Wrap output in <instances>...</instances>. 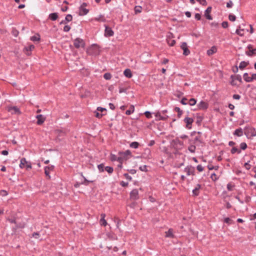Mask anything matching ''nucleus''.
Returning <instances> with one entry per match:
<instances>
[{
	"mask_svg": "<svg viewBox=\"0 0 256 256\" xmlns=\"http://www.w3.org/2000/svg\"><path fill=\"white\" fill-rule=\"evenodd\" d=\"M201 188V185L200 184H197L196 186V187L194 189L192 190V194L194 196H198L200 192L199 190Z\"/></svg>",
	"mask_w": 256,
	"mask_h": 256,
	"instance_id": "aec40b11",
	"label": "nucleus"
},
{
	"mask_svg": "<svg viewBox=\"0 0 256 256\" xmlns=\"http://www.w3.org/2000/svg\"><path fill=\"white\" fill-rule=\"evenodd\" d=\"M233 6V2L232 0H230L226 4V7L228 8H231Z\"/></svg>",
	"mask_w": 256,
	"mask_h": 256,
	"instance_id": "680f3d73",
	"label": "nucleus"
},
{
	"mask_svg": "<svg viewBox=\"0 0 256 256\" xmlns=\"http://www.w3.org/2000/svg\"><path fill=\"white\" fill-rule=\"evenodd\" d=\"M98 170L100 172H102L104 171V164H98Z\"/></svg>",
	"mask_w": 256,
	"mask_h": 256,
	"instance_id": "09e8293b",
	"label": "nucleus"
},
{
	"mask_svg": "<svg viewBox=\"0 0 256 256\" xmlns=\"http://www.w3.org/2000/svg\"><path fill=\"white\" fill-rule=\"evenodd\" d=\"M84 178V182H82V184H84V185H88V184L90 183V182H92V181H90V180H88L86 178H84V176H83Z\"/></svg>",
	"mask_w": 256,
	"mask_h": 256,
	"instance_id": "603ef678",
	"label": "nucleus"
},
{
	"mask_svg": "<svg viewBox=\"0 0 256 256\" xmlns=\"http://www.w3.org/2000/svg\"><path fill=\"white\" fill-rule=\"evenodd\" d=\"M166 236L168 238H173L174 237L173 234V230L172 228H170L168 231L166 232Z\"/></svg>",
	"mask_w": 256,
	"mask_h": 256,
	"instance_id": "a878e982",
	"label": "nucleus"
},
{
	"mask_svg": "<svg viewBox=\"0 0 256 256\" xmlns=\"http://www.w3.org/2000/svg\"><path fill=\"white\" fill-rule=\"evenodd\" d=\"M240 148L241 150H245L247 148V144L246 142H242L240 144Z\"/></svg>",
	"mask_w": 256,
	"mask_h": 256,
	"instance_id": "de8ad7c7",
	"label": "nucleus"
},
{
	"mask_svg": "<svg viewBox=\"0 0 256 256\" xmlns=\"http://www.w3.org/2000/svg\"><path fill=\"white\" fill-rule=\"evenodd\" d=\"M230 78H234L235 80H238V82H240V83L242 82V76L240 75V74H237V75H232L230 76Z\"/></svg>",
	"mask_w": 256,
	"mask_h": 256,
	"instance_id": "c756f323",
	"label": "nucleus"
},
{
	"mask_svg": "<svg viewBox=\"0 0 256 256\" xmlns=\"http://www.w3.org/2000/svg\"><path fill=\"white\" fill-rule=\"evenodd\" d=\"M197 2H199L200 4L202 6H206L207 4V2L206 0H196Z\"/></svg>",
	"mask_w": 256,
	"mask_h": 256,
	"instance_id": "5fc2aeb1",
	"label": "nucleus"
},
{
	"mask_svg": "<svg viewBox=\"0 0 256 256\" xmlns=\"http://www.w3.org/2000/svg\"><path fill=\"white\" fill-rule=\"evenodd\" d=\"M74 45L76 48H84L85 46V42L82 39L78 38L74 40Z\"/></svg>",
	"mask_w": 256,
	"mask_h": 256,
	"instance_id": "f257e3e1",
	"label": "nucleus"
},
{
	"mask_svg": "<svg viewBox=\"0 0 256 256\" xmlns=\"http://www.w3.org/2000/svg\"><path fill=\"white\" fill-rule=\"evenodd\" d=\"M36 118L38 119L36 123L38 125L42 124L46 120V117L42 114L37 115Z\"/></svg>",
	"mask_w": 256,
	"mask_h": 256,
	"instance_id": "dca6fc26",
	"label": "nucleus"
},
{
	"mask_svg": "<svg viewBox=\"0 0 256 256\" xmlns=\"http://www.w3.org/2000/svg\"><path fill=\"white\" fill-rule=\"evenodd\" d=\"M48 18L52 20H56L58 18V14L56 12L52 13L50 14Z\"/></svg>",
	"mask_w": 256,
	"mask_h": 256,
	"instance_id": "c85d7f7f",
	"label": "nucleus"
},
{
	"mask_svg": "<svg viewBox=\"0 0 256 256\" xmlns=\"http://www.w3.org/2000/svg\"><path fill=\"white\" fill-rule=\"evenodd\" d=\"M125 159L124 158V157L122 156H118L117 158L116 161L118 162L119 163H122L124 160Z\"/></svg>",
	"mask_w": 256,
	"mask_h": 256,
	"instance_id": "864d4df0",
	"label": "nucleus"
},
{
	"mask_svg": "<svg viewBox=\"0 0 256 256\" xmlns=\"http://www.w3.org/2000/svg\"><path fill=\"white\" fill-rule=\"evenodd\" d=\"M244 80L247 82H252V79L251 77L249 76L247 72H246L244 74L243 76Z\"/></svg>",
	"mask_w": 256,
	"mask_h": 256,
	"instance_id": "cd10ccee",
	"label": "nucleus"
},
{
	"mask_svg": "<svg viewBox=\"0 0 256 256\" xmlns=\"http://www.w3.org/2000/svg\"><path fill=\"white\" fill-rule=\"evenodd\" d=\"M187 100V98H184L182 99L180 102L182 104L186 105L188 104V102H186Z\"/></svg>",
	"mask_w": 256,
	"mask_h": 256,
	"instance_id": "052dcab7",
	"label": "nucleus"
},
{
	"mask_svg": "<svg viewBox=\"0 0 256 256\" xmlns=\"http://www.w3.org/2000/svg\"><path fill=\"white\" fill-rule=\"evenodd\" d=\"M86 6L87 4L85 2H84L80 6L79 8V15L84 16L88 12V10L86 8Z\"/></svg>",
	"mask_w": 256,
	"mask_h": 256,
	"instance_id": "7ed1b4c3",
	"label": "nucleus"
},
{
	"mask_svg": "<svg viewBox=\"0 0 256 256\" xmlns=\"http://www.w3.org/2000/svg\"><path fill=\"white\" fill-rule=\"evenodd\" d=\"M26 163H27V161L26 160V159L24 158H22L21 160H20V167L21 168H24V166L25 164H26Z\"/></svg>",
	"mask_w": 256,
	"mask_h": 256,
	"instance_id": "2f4dec72",
	"label": "nucleus"
},
{
	"mask_svg": "<svg viewBox=\"0 0 256 256\" xmlns=\"http://www.w3.org/2000/svg\"><path fill=\"white\" fill-rule=\"evenodd\" d=\"M244 134L247 136H256V130L254 128L246 127L244 129Z\"/></svg>",
	"mask_w": 256,
	"mask_h": 256,
	"instance_id": "f03ea898",
	"label": "nucleus"
},
{
	"mask_svg": "<svg viewBox=\"0 0 256 256\" xmlns=\"http://www.w3.org/2000/svg\"><path fill=\"white\" fill-rule=\"evenodd\" d=\"M104 170H106L110 174H112L114 171L113 168L108 166L105 167Z\"/></svg>",
	"mask_w": 256,
	"mask_h": 256,
	"instance_id": "79ce46f5",
	"label": "nucleus"
},
{
	"mask_svg": "<svg viewBox=\"0 0 256 256\" xmlns=\"http://www.w3.org/2000/svg\"><path fill=\"white\" fill-rule=\"evenodd\" d=\"M234 186L232 185L230 183H228V184H227V189L229 190V191H232V190H233V188H234Z\"/></svg>",
	"mask_w": 256,
	"mask_h": 256,
	"instance_id": "6e6d98bb",
	"label": "nucleus"
},
{
	"mask_svg": "<svg viewBox=\"0 0 256 256\" xmlns=\"http://www.w3.org/2000/svg\"><path fill=\"white\" fill-rule=\"evenodd\" d=\"M151 151L149 148H146L144 150V152L143 154L144 156L147 158H151Z\"/></svg>",
	"mask_w": 256,
	"mask_h": 256,
	"instance_id": "5701e85b",
	"label": "nucleus"
},
{
	"mask_svg": "<svg viewBox=\"0 0 256 256\" xmlns=\"http://www.w3.org/2000/svg\"><path fill=\"white\" fill-rule=\"evenodd\" d=\"M34 46L32 44L28 46H26L24 48V50L26 55L30 56L31 54L30 52L34 50Z\"/></svg>",
	"mask_w": 256,
	"mask_h": 256,
	"instance_id": "a211bd4d",
	"label": "nucleus"
},
{
	"mask_svg": "<svg viewBox=\"0 0 256 256\" xmlns=\"http://www.w3.org/2000/svg\"><path fill=\"white\" fill-rule=\"evenodd\" d=\"M26 165L27 170L32 168V164L30 162L27 161V163H26Z\"/></svg>",
	"mask_w": 256,
	"mask_h": 256,
	"instance_id": "774afa93",
	"label": "nucleus"
},
{
	"mask_svg": "<svg viewBox=\"0 0 256 256\" xmlns=\"http://www.w3.org/2000/svg\"><path fill=\"white\" fill-rule=\"evenodd\" d=\"M124 74L126 78H130L132 76L131 70L128 68H127L124 70Z\"/></svg>",
	"mask_w": 256,
	"mask_h": 256,
	"instance_id": "393cba45",
	"label": "nucleus"
},
{
	"mask_svg": "<svg viewBox=\"0 0 256 256\" xmlns=\"http://www.w3.org/2000/svg\"><path fill=\"white\" fill-rule=\"evenodd\" d=\"M244 30L242 28H241V27L240 26H238V28L236 29V33L237 34L239 35L240 36H242L244 35Z\"/></svg>",
	"mask_w": 256,
	"mask_h": 256,
	"instance_id": "bb28decb",
	"label": "nucleus"
},
{
	"mask_svg": "<svg viewBox=\"0 0 256 256\" xmlns=\"http://www.w3.org/2000/svg\"><path fill=\"white\" fill-rule=\"evenodd\" d=\"M184 122L186 123V128L188 129L191 128V125L192 124L194 120L192 118L186 117L184 119Z\"/></svg>",
	"mask_w": 256,
	"mask_h": 256,
	"instance_id": "f8f14e48",
	"label": "nucleus"
},
{
	"mask_svg": "<svg viewBox=\"0 0 256 256\" xmlns=\"http://www.w3.org/2000/svg\"><path fill=\"white\" fill-rule=\"evenodd\" d=\"M173 38L174 36L172 33L170 34L167 36L166 42L170 46H174L176 44V40L172 39Z\"/></svg>",
	"mask_w": 256,
	"mask_h": 256,
	"instance_id": "9d476101",
	"label": "nucleus"
},
{
	"mask_svg": "<svg viewBox=\"0 0 256 256\" xmlns=\"http://www.w3.org/2000/svg\"><path fill=\"white\" fill-rule=\"evenodd\" d=\"M243 134V130L242 128L236 130L234 132V134L238 136H240Z\"/></svg>",
	"mask_w": 256,
	"mask_h": 256,
	"instance_id": "b1692460",
	"label": "nucleus"
},
{
	"mask_svg": "<svg viewBox=\"0 0 256 256\" xmlns=\"http://www.w3.org/2000/svg\"><path fill=\"white\" fill-rule=\"evenodd\" d=\"M217 48L215 46H212L210 49L207 50V54L208 56H211L216 52Z\"/></svg>",
	"mask_w": 256,
	"mask_h": 256,
	"instance_id": "4be33fe9",
	"label": "nucleus"
},
{
	"mask_svg": "<svg viewBox=\"0 0 256 256\" xmlns=\"http://www.w3.org/2000/svg\"><path fill=\"white\" fill-rule=\"evenodd\" d=\"M8 111L11 112L12 114H21L20 109L16 106H12L8 108Z\"/></svg>",
	"mask_w": 256,
	"mask_h": 256,
	"instance_id": "ddd939ff",
	"label": "nucleus"
},
{
	"mask_svg": "<svg viewBox=\"0 0 256 256\" xmlns=\"http://www.w3.org/2000/svg\"><path fill=\"white\" fill-rule=\"evenodd\" d=\"M244 166L245 168L248 170H249L251 167V166L249 164V162H246L244 164Z\"/></svg>",
	"mask_w": 256,
	"mask_h": 256,
	"instance_id": "0e129e2a",
	"label": "nucleus"
},
{
	"mask_svg": "<svg viewBox=\"0 0 256 256\" xmlns=\"http://www.w3.org/2000/svg\"><path fill=\"white\" fill-rule=\"evenodd\" d=\"M142 6H136L135 8H134L135 13L136 14H138V13H140L142 12Z\"/></svg>",
	"mask_w": 256,
	"mask_h": 256,
	"instance_id": "37998d69",
	"label": "nucleus"
},
{
	"mask_svg": "<svg viewBox=\"0 0 256 256\" xmlns=\"http://www.w3.org/2000/svg\"><path fill=\"white\" fill-rule=\"evenodd\" d=\"M125 178L129 180H131L132 179V178L127 173H125L124 174Z\"/></svg>",
	"mask_w": 256,
	"mask_h": 256,
	"instance_id": "e2e57ef3",
	"label": "nucleus"
},
{
	"mask_svg": "<svg viewBox=\"0 0 256 256\" xmlns=\"http://www.w3.org/2000/svg\"><path fill=\"white\" fill-rule=\"evenodd\" d=\"M202 142V141L200 139V136H196L194 140H189V144H194L196 146H198Z\"/></svg>",
	"mask_w": 256,
	"mask_h": 256,
	"instance_id": "20e7f679",
	"label": "nucleus"
},
{
	"mask_svg": "<svg viewBox=\"0 0 256 256\" xmlns=\"http://www.w3.org/2000/svg\"><path fill=\"white\" fill-rule=\"evenodd\" d=\"M228 19L230 20L232 22H234L236 20V17L234 15L230 14L228 16Z\"/></svg>",
	"mask_w": 256,
	"mask_h": 256,
	"instance_id": "8fccbe9b",
	"label": "nucleus"
},
{
	"mask_svg": "<svg viewBox=\"0 0 256 256\" xmlns=\"http://www.w3.org/2000/svg\"><path fill=\"white\" fill-rule=\"evenodd\" d=\"M72 20V16L71 14H67L65 18V19L62 20L60 22V24H66L68 22H71Z\"/></svg>",
	"mask_w": 256,
	"mask_h": 256,
	"instance_id": "f3484780",
	"label": "nucleus"
},
{
	"mask_svg": "<svg viewBox=\"0 0 256 256\" xmlns=\"http://www.w3.org/2000/svg\"><path fill=\"white\" fill-rule=\"evenodd\" d=\"M54 169V166L52 165L46 166L44 168V174L46 176L48 177V178H50V171L53 170Z\"/></svg>",
	"mask_w": 256,
	"mask_h": 256,
	"instance_id": "4468645a",
	"label": "nucleus"
},
{
	"mask_svg": "<svg viewBox=\"0 0 256 256\" xmlns=\"http://www.w3.org/2000/svg\"><path fill=\"white\" fill-rule=\"evenodd\" d=\"M222 28H226L228 27V24L227 22H223L222 24Z\"/></svg>",
	"mask_w": 256,
	"mask_h": 256,
	"instance_id": "338daca9",
	"label": "nucleus"
},
{
	"mask_svg": "<svg viewBox=\"0 0 256 256\" xmlns=\"http://www.w3.org/2000/svg\"><path fill=\"white\" fill-rule=\"evenodd\" d=\"M94 20H95L98 21V22H104L106 21V18L102 15H100L98 18H94Z\"/></svg>",
	"mask_w": 256,
	"mask_h": 256,
	"instance_id": "c9c22d12",
	"label": "nucleus"
},
{
	"mask_svg": "<svg viewBox=\"0 0 256 256\" xmlns=\"http://www.w3.org/2000/svg\"><path fill=\"white\" fill-rule=\"evenodd\" d=\"M190 144V146L188 148V150L192 153H194L195 152L196 149V144Z\"/></svg>",
	"mask_w": 256,
	"mask_h": 256,
	"instance_id": "7c9ffc66",
	"label": "nucleus"
},
{
	"mask_svg": "<svg viewBox=\"0 0 256 256\" xmlns=\"http://www.w3.org/2000/svg\"><path fill=\"white\" fill-rule=\"evenodd\" d=\"M174 110L178 112V118H180L182 114V110L180 109L178 107H176L174 108Z\"/></svg>",
	"mask_w": 256,
	"mask_h": 256,
	"instance_id": "e433bc0d",
	"label": "nucleus"
},
{
	"mask_svg": "<svg viewBox=\"0 0 256 256\" xmlns=\"http://www.w3.org/2000/svg\"><path fill=\"white\" fill-rule=\"evenodd\" d=\"M118 156L114 154H110V160L112 161H116L117 160Z\"/></svg>",
	"mask_w": 256,
	"mask_h": 256,
	"instance_id": "13d9d810",
	"label": "nucleus"
},
{
	"mask_svg": "<svg viewBox=\"0 0 256 256\" xmlns=\"http://www.w3.org/2000/svg\"><path fill=\"white\" fill-rule=\"evenodd\" d=\"M119 154L122 156L126 160L128 158V156H130L132 154L130 150H126L125 152H120Z\"/></svg>",
	"mask_w": 256,
	"mask_h": 256,
	"instance_id": "6ab92c4d",
	"label": "nucleus"
},
{
	"mask_svg": "<svg viewBox=\"0 0 256 256\" xmlns=\"http://www.w3.org/2000/svg\"><path fill=\"white\" fill-rule=\"evenodd\" d=\"M101 218L100 222L102 226H106L107 224L106 221L105 220L106 214H100Z\"/></svg>",
	"mask_w": 256,
	"mask_h": 256,
	"instance_id": "412c9836",
	"label": "nucleus"
},
{
	"mask_svg": "<svg viewBox=\"0 0 256 256\" xmlns=\"http://www.w3.org/2000/svg\"><path fill=\"white\" fill-rule=\"evenodd\" d=\"M210 178L214 182L216 181L218 178L217 176L216 175V174L215 173L212 174Z\"/></svg>",
	"mask_w": 256,
	"mask_h": 256,
	"instance_id": "49530a36",
	"label": "nucleus"
},
{
	"mask_svg": "<svg viewBox=\"0 0 256 256\" xmlns=\"http://www.w3.org/2000/svg\"><path fill=\"white\" fill-rule=\"evenodd\" d=\"M104 78L106 80H109L112 78V75L110 73L106 72L104 74Z\"/></svg>",
	"mask_w": 256,
	"mask_h": 256,
	"instance_id": "a18cd8bd",
	"label": "nucleus"
},
{
	"mask_svg": "<svg viewBox=\"0 0 256 256\" xmlns=\"http://www.w3.org/2000/svg\"><path fill=\"white\" fill-rule=\"evenodd\" d=\"M139 169L142 172H146L147 171L146 166L144 165V166H140Z\"/></svg>",
	"mask_w": 256,
	"mask_h": 256,
	"instance_id": "bf43d9fd",
	"label": "nucleus"
},
{
	"mask_svg": "<svg viewBox=\"0 0 256 256\" xmlns=\"http://www.w3.org/2000/svg\"><path fill=\"white\" fill-rule=\"evenodd\" d=\"M12 34L16 37L18 36L19 32L14 28H13L12 31Z\"/></svg>",
	"mask_w": 256,
	"mask_h": 256,
	"instance_id": "a19ab883",
	"label": "nucleus"
},
{
	"mask_svg": "<svg viewBox=\"0 0 256 256\" xmlns=\"http://www.w3.org/2000/svg\"><path fill=\"white\" fill-rule=\"evenodd\" d=\"M184 172L186 173L187 176L194 175L195 169L192 166H188L185 168Z\"/></svg>",
	"mask_w": 256,
	"mask_h": 256,
	"instance_id": "39448f33",
	"label": "nucleus"
},
{
	"mask_svg": "<svg viewBox=\"0 0 256 256\" xmlns=\"http://www.w3.org/2000/svg\"><path fill=\"white\" fill-rule=\"evenodd\" d=\"M196 103V100L195 98H192L189 100L188 104L190 106H194Z\"/></svg>",
	"mask_w": 256,
	"mask_h": 256,
	"instance_id": "ea45409f",
	"label": "nucleus"
},
{
	"mask_svg": "<svg viewBox=\"0 0 256 256\" xmlns=\"http://www.w3.org/2000/svg\"><path fill=\"white\" fill-rule=\"evenodd\" d=\"M230 152L232 154H234L236 152L238 154H240L241 152L240 150L238 149L236 147H233L230 150Z\"/></svg>",
	"mask_w": 256,
	"mask_h": 256,
	"instance_id": "f704fd0d",
	"label": "nucleus"
},
{
	"mask_svg": "<svg viewBox=\"0 0 256 256\" xmlns=\"http://www.w3.org/2000/svg\"><path fill=\"white\" fill-rule=\"evenodd\" d=\"M71 28L70 26L66 25L64 28V31L65 32H68L70 30Z\"/></svg>",
	"mask_w": 256,
	"mask_h": 256,
	"instance_id": "4d7b16f0",
	"label": "nucleus"
},
{
	"mask_svg": "<svg viewBox=\"0 0 256 256\" xmlns=\"http://www.w3.org/2000/svg\"><path fill=\"white\" fill-rule=\"evenodd\" d=\"M181 48L184 50L183 54L188 56L190 54V51L188 49L187 44L186 42H182L180 45Z\"/></svg>",
	"mask_w": 256,
	"mask_h": 256,
	"instance_id": "6e6552de",
	"label": "nucleus"
},
{
	"mask_svg": "<svg viewBox=\"0 0 256 256\" xmlns=\"http://www.w3.org/2000/svg\"><path fill=\"white\" fill-rule=\"evenodd\" d=\"M104 36L106 37L113 36L114 34V32L112 29L106 25H104Z\"/></svg>",
	"mask_w": 256,
	"mask_h": 256,
	"instance_id": "423d86ee",
	"label": "nucleus"
},
{
	"mask_svg": "<svg viewBox=\"0 0 256 256\" xmlns=\"http://www.w3.org/2000/svg\"><path fill=\"white\" fill-rule=\"evenodd\" d=\"M212 8L211 6H208L206 10L204 11V16L206 19L212 20V16L210 14L212 12Z\"/></svg>",
	"mask_w": 256,
	"mask_h": 256,
	"instance_id": "2eb2a0df",
	"label": "nucleus"
},
{
	"mask_svg": "<svg viewBox=\"0 0 256 256\" xmlns=\"http://www.w3.org/2000/svg\"><path fill=\"white\" fill-rule=\"evenodd\" d=\"M248 48L249 50L246 51V55H248V56H251L253 54H256V48L253 49L252 46L251 44H249L248 46Z\"/></svg>",
	"mask_w": 256,
	"mask_h": 256,
	"instance_id": "9b49d317",
	"label": "nucleus"
},
{
	"mask_svg": "<svg viewBox=\"0 0 256 256\" xmlns=\"http://www.w3.org/2000/svg\"><path fill=\"white\" fill-rule=\"evenodd\" d=\"M198 110H206L208 107V102L204 101H200L197 105Z\"/></svg>",
	"mask_w": 256,
	"mask_h": 256,
	"instance_id": "0eeeda50",
	"label": "nucleus"
},
{
	"mask_svg": "<svg viewBox=\"0 0 256 256\" xmlns=\"http://www.w3.org/2000/svg\"><path fill=\"white\" fill-rule=\"evenodd\" d=\"M30 39L33 42L39 41L40 40V36L38 34H36L32 36Z\"/></svg>",
	"mask_w": 256,
	"mask_h": 256,
	"instance_id": "72a5a7b5",
	"label": "nucleus"
},
{
	"mask_svg": "<svg viewBox=\"0 0 256 256\" xmlns=\"http://www.w3.org/2000/svg\"><path fill=\"white\" fill-rule=\"evenodd\" d=\"M248 64V62H246L244 61L241 62L239 65V68L241 70H242L245 68Z\"/></svg>",
	"mask_w": 256,
	"mask_h": 256,
	"instance_id": "473e14b6",
	"label": "nucleus"
},
{
	"mask_svg": "<svg viewBox=\"0 0 256 256\" xmlns=\"http://www.w3.org/2000/svg\"><path fill=\"white\" fill-rule=\"evenodd\" d=\"M139 146V143L136 142H132L130 144V147L134 148H137Z\"/></svg>",
	"mask_w": 256,
	"mask_h": 256,
	"instance_id": "4c0bfd02",
	"label": "nucleus"
},
{
	"mask_svg": "<svg viewBox=\"0 0 256 256\" xmlns=\"http://www.w3.org/2000/svg\"><path fill=\"white\" fill-rule=\"evenodd\" d=\"M8 194V192L6 190H1L0 191V195L2 196H6Z\"/></svg>",
	"mask_w": 256,
	"mask_h": 256,
	"instance_id": "3c124183",
	"label": "nucleus"
},
{
	"mask_svg": "<svg viewBox=\"0 0 256 256\" xmlns=\"http://www.w3.org/2000/svg\"><path fill=\"white\" fill-rule=\"evenodd\" d=\"M144 114H145L146 116L148 118H152V114L150 112H148V111L144 113Z\"/></svg>",
	"mask_w": 256,
	"mask_h": 256,
	"instance_id": "69168bd1",
	"label": "nucleus"
},
{
	"mask_svg": "<svg viewBox=\"0 0 256 256\" xmlns=\"http://www.w3.org/2000/svg\"><path fill=\"white\" fill-rule=\"evenodd\" d=\"M156 116L158 118L159 120H166L168 116H162L160 113H157Z\"/></svg>",
	"mask_w": 256,
	"mask_h": 256,
	"instance_id": "58836bf2",
	"label": "nucleus"
},
{
	"mask_svg": "<svg viewBox=\"0 0 256 256\" xmlns=\"http://www.w3.org/2000/svg\"><path fill=\"white\" fill-rule=\"evenodd\" d=\"M131 109L128 110L126 112V115H130L134 112V106H131Z\"/></svg>",
	"mask_w": 256,
	"mask_h": 256,
	"instance_id": "c03bdc74",
	"label": "nucleus"
},
{
	"mask_svg": "<svg viewBox=\"0 0 256 256\" xmlns=\"http://www.w3.org/2000/svg\"><path fill=\"white\" fill-rule=\"evenodd\" d=\"M130 198L133 200H136L139 198L138 192L137 189H134L130 193Z\"/></svg>",
	"mask_w": 256,
	"mask_h": 256,
	"instance_id": "1a4fd4ad",
	"label": "nucleus"
}]
</instances>
